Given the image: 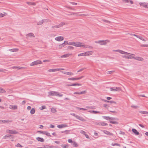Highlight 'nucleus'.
I'll use <instances>...</instances> for the list:
<instances>
[{
    "label": "nucleus",
    "mask_w": 148,
    "mask_h": 148,
    "mask_svg": "<svg viewBox=\"0 0 148 148\" xmlns=\"http://www.w3.org/2000/svg\"><path fill=\"white\" fill-rule=\"evenodd\" d=\"M37 132L40 134H45L48 136H51L50 135V133L46 131H38Z\"/></svg>",
    "instance_id": "nucleus-8"
},
{
    "label": "nucleus",
    "mask_w": 148,
    "mask_h": 148,
    "mask_svg": "<svg viewBox=\"0 0 148 148\" xmlns=\"http://www.w3.org/2000/svg\"><path fill=\"white\" fill-rule=\"evenodd\" d=\"M67 126V125L66 124H62L61 125H57V127L58 128H61L64 127H66Z\"/></svg>",
    "instance_id": "nucleus-22"
},
{
    "label": "nucleus",
    "mask_w": 148,
    "mask_h": 148,
    "mask_svg": "<svg viewBox=\"0 0 148 148\" xmlns=\"http://www.w3.org/2000/svg\"><path fill=\"white\" fill-rule=\"evenodd\" d=\"M7 15V13L5 12L3 13H0V18L3 17Z\"/></svg>",
    "instance_id": "nucleus-23"
},
{
    "label": "nucleus",
    "mask_w": 148,
    "mask_h": 148,
    "mask_svg": "<svg viewBox=\"0 0 148 148\" xmlns=\"http://www.w3.org/2000/svg\"><path fill=\"white\" fill-rule=\"evenodd\" d=\"M43 21L42 20L39 21L38 22H37V25H41L42 24Z\"/></svg>",
    "instance_id": "nucleus-40"
},
{
    "label": "nucleus",
    "mask_w": 148,
    "mask_h": 148,
    "mask_svg": "<svg viewBox=\"0 0 148 148\" xmlns=\"http://www.w3.org/2000/svg\"><path fill=\"white\" fill-rule=\"evenodd\" d=\"M72 55L70 53H67L63 55L62 56H61V58H67L69 57L70 56H71Z\"/></svg>",
    "instance_id": "nucleus-16"
},
{
    "label": "nucleus",
    "mask_w": 148,
    "mask_h": 148,
    "mask_svg": "<svg viewBox=\"0 0 148 148\" xmlns=\"http://www.w3.org/2000/svg\"><path fill=\"white\" fill-rule=\"evenodd\" d=\"M134 58L133 59L139 61H142L144 60L143 58H142L139 56H135V54H134Z\"/></svg>",
    "instance_id": "nucleus-10"
},
{
    "label": "nucleus",
    "mask_w": 148,
    "mask_h": 148,
    "mask_svg": "<svg viewBox=\"0 0 148 148\" xmlns=\"http://www.w3.org/2000/svg\"><path fill=\"white\" fill-rule=\"evenodd\" d=\"M115 88H110V90L111 91H115Z\"/></svg>",
    "instance_id": "nucleus-58"
},
{
    "label": "nucleus",
    "mask_w": 148,
    "mask_h": 148,
    "mask_svg": "<svg viewBox=\"0 0 148 148\" xmlns=\"http://www.w3.org/2000/svg\"><path fill=\"white\" fill-rule=\"evenodd\" d=\"M66 45H72L76 47L90 48V46L85 45L83 43L80 42H68L66 40L65 41L64 43L59 45H58V48L60 49Z\"/></svg>",
    "instance_id": "nucleus-1"
},
{
    "label": "nucleus",
    "mask_w": 148,
    "mask_h": 148,
    "mask_svg": "<svg viewBox=\"0 0 148 148\" xmlns=\"http://www.w3.org/2000/svg\"><path fill=\"white\" fill-rule=\"evenodd\" d=\"M108 103H109L112 104H116V102L115 101H108Z\"/></svg>",
    "instance_id": "nucleus-36"
},
{
    "label": "nucleus",
    "mask_w": 148,
    "mask_h": 148,
    "mask_svg": "<svg viewBox=\"0 0 148 148\" xmlns=\"http://www.w3.org/2000/svg\"><path fill=\"white\" fill-rule=\"evenodd\" d=\"M44 62H50V60H44L43 61Z\"/></svg>",
    "instance_id": "nucleus-56"
},
{
    "label": "nucleus",
    "mask_w": 148,
    "mask_h": 148,
    "mask_svg": "<svg viewBox=\"0 0 148 148\" xmlns=\"http://www.w3.org/2000/svg\"><path fill=\"white\" fill-rule=\"evenodd\" d=\"M86 91L84 90L83 91L81 92H75L74 93V94H78V95H80V94H84L85 93H86Z\"/></svg>",
    "instance_id": "nucleus-20"
},
{
    "label": "nucleus",
    "mask_w": 148,
    "mask_h": 148,
    "mask_svg": "<svg viewBox=\"0 0 148 148\" xmlns=\"http://www.w3.org/2000/svg\"><path fill=\"white\" fill-rule=\"evenodd\" d=\"M6 132L8 133L12 134H15L18 133V132L14 130H8L6 131Z\"/></svg>",
    "instance_id": "nucleus-9"
},
{
    "label": "nucleus",
    "mask_w": 148,
    "mask_h": 148,
    "mask_svg": "<svg viewBox=\"0 0 148 148\" xmlns=\"http://www.w3.org/2000/svg\"><path fill=\"white\" fill-rule=\"evenodd\" d=\"M104 132L105 134L107 135H113V134L112 133H110V132L107 131H104Z\"/></svg>",
    "instance_id": "nucleus-31"
},
{
    "label": "nucleus",
    "mask_w": 148,
    "mask_h": 148,
    "mask_svg": "<svg viewBox=\"0 0 148 148\" xmlns=\"http://www.w3.org/2000/svg\"><path fill=\"white\" fill-rule=\"evenodd\" d=\"M112 99V98L110 97H107V99L108 100H110Z\"/></svg>",
    "instance_id": "nucleus-64"
},
{
    "label": "nucleus",
    "mask_w": 148,
    "mask_h": 148,
    "mask_svg": "<svg viewBox=\"0 0 148 148\" xmlns=\"http://www.w3.org/2000/svg\"><path fill=\"white\" fill-rule=\"evenodd\" d=\"M46 148H52V147L49 146H45Z\"/></svg>",
    "instance_id": "nucleus-63"
},
{
    "label": "nucleus",
    "mask_w": 148,
    "mask_h": 148,
    "mask_svg": "<svg viewBox=\"0 0 148 148\" xmlns=\"http://www.w3.org/2000/svg\"><path fill=\"white\" fill-rule=\"evenodd\" d=\"M110 42V40H100L95 41V42L97 44H99L101 45H106L108 43Z\"/></svg>",
    "instance_id": "nucleus-4"
},
{
    "label": "nucleus",
    "mask_w": 148,
    "mask_h": 148,
    "mask_svg": "<svg viewBox=\"0 0 148 148\" xmlns=\"http://www.w3.org/2000/svg\"><path fill=\"white\" fill-rule=\"evenodd\" d=\"M68 141L69 143H73V141H72V140L70 139H68Z\"/></svg>",
    "instance_id": "nucleus-55"
},
{
    "label": "nucleus",
    "mask_w": 148,
    "mask_h": 148,
    "mask_svg": "<svg viewBox=\"0 0 148 148\" xmlns=\"http://www.w3.org/2000/svg\"><path fill=\"white\" fill-rule=\"evenodd\" d=\"M140 113L141 114H148V112L147 111H141L140 112Z\"/></svg>",
    "instance_id": "nucleus-48"
},
{
    "label": "nucleus",
    "mask_w": 148,
    "mask_h": 148,
    "mask_svg": "<svg viewBox=\"0 0 148 148\" xmlns=\"http://www.w3.org/2000/svg\"><path fill=\"white\" fill-rule=\"evenodd\" d=\"M85 56V52L79 53L78 55V56L79 57L80 56Z\"/></svg>",
    "instance_id": "nucleus-43"
},
{
    "label": "nucleus",
    "mask_w": 148,
    "mask_h": 148,
    "mask_svg": "<svg viewBox=\"0 0 148 148\" xmlns=\"http://www.w3.org/2000/svg\"><path fill=\"white\" fill-rule=\"evenodd\" d=\"M112 118L110 117H105V118L106 120L109 121Z\"/></svg>",
    "instance_id": "nucleus-49"
},
{
    "label": "nucleus",
    "mask_w": 148,
    "mask_h": 148,
    "mask_svg": "<svg viewBox=\"0 0 148 148\" xmlns=\"http://www.w3.org/2000/svg\"><path fill=\"white\" fill-rule=\"evenodd\" d=\"M51 111L53 113H55L56 112V108H52L51 109Z\"/></svg>",
    "instance_id": "nucleus-38"
},
{
    "label": "nucleus",
    "mask_w": 148,
    "mask_h": 148,
    "mask_svg": "<svg viewBox=\"0 0 148 148\" xmlns=\"http://www.w3.org/2000/svg\"><path fill=\"white\" fill-rule=\"evenodd\" d=\"M26 36L27 38L34 37V36L33 34L31 33L27 34L26 35Z\"/></svg>",
    "instance_id": "nucleus-17"
},
{
    "label": "nucleus",
    "mask_w": 148,
    "mask_h": 148,
    "mask_svg": "<svg viewBox=\"0 0 148 148\" xmlns=\"http://www.w3.org/2000/svg\"><path fill=\"white\" fill-rule=\"evenodd\" d=\"M12 136L11 135H6L4 136L3 138H11Z\"/></svg>",
    "instance_id": "nucleus-37"
},
{
    "label": "nucleus",
    "mask_w": 148,
    "mask_h": 148,
    "mask_svg": "<svg viewBox=\"0 0 148 148\" xmlns=\"http://www.w3.org/2000/svg\"><path fill=\"white\" fill-rule=\"evenodd\" d=\"M64 39V37L63 36H58L56 37L55 38V39L56 40L59 41H60L63 40Z\"/></svg>",
    "instance_id": "nucleus-12"
},
{
    "label": "nucleus",
    "mask_w": 148,
    "mask_h": 148,
    "mask_svg": "<svg viewBox=\"0 0 148 148\" xmlns=\"http://www.w3.org/2000/svg\"><path fill=\"white\" fill-rule=\"evenodd\" d=\"M36 139L38 141L41 142H43L44 141V140L42 138H41L40 137H38L36 138Z\"/></svg>",
    "instance_id": "nucleus-30"
},
{
    "label": "nucleus",
    "mask_w": 148,
    "mask_h": 148,
    "mask_svg": "<svg viewBox=\"0 0 148 148\" xmlns=\"http://www.w3.org/2000/svg\"><path fill=\"white\" fill-rule=\"evenodd\" d=\"M85 69V68H83L81 69H80L79 70H78L77 71V72L78 73V72H81V71H83Z\"/></svg>",
    "instance_id": "nucleus-50"
},
{
    "label": "nucleus",
    "mask_w": 148,
    "mask_h": 148,
    "mask_svg": "<svg viewBox=\"0 0 148 148\" xmlns=\"http://www.w3.org/2000/svg\"><path fill=\"white\" fill-rule=\"evenodd\" d=\"M77 14L75 13L72 12L70 14H69V15H76Z\"/></svg>",
    "instance_id": "nucleus-53"
},
{
    "label": "nucleus",
    "mask_w": 148,
    "mask_h": 148,
    "mask_svg": "<svg viewBox=\"0 0 148 148\" xmlns=\"http://www.w3.org/2000/svg\"><path fill=\"white\" fill-rule=\"evenodd\" d=\"M132 131L136 135H138L139 134V133L135 129H132Z\"/></svg>",
    "instance_id": "nucleus-24"
},
{
    "label": "nucleus",
    "mask_w": 148,
    "mask_h": 148,
    "mask_svg": "<svg viewBox=\"0 0 148 148\" xmlns=\"http://www.w3.org/2000/svg\"><path fill=\"white\" fill-rule=\"evenodd\" d=\"M119 134L122 135H124L125 134V133L124 132H123L122 131H120L119 132Z\"/></svg>",
    "instance_id": "nucleus-54"
},
{
    "label": "nucleus",
    "mask_w": 148,
    "mask_h": 148,
    "mask_svg": "<svg viewBox=\"0 0 148 148\" xmlns=\"http://www.w3.org/2000/svg\"><path fill=\"white\" fill-rule=\"evenodd\" d=\"M113 51L118 52L121 54H123L122 56L123 58L127 59H132L134 58V54L125 52L121 50H114Z\"/></svg>",
    "instance_id": "nucleus-2"
},
{
    "label": "nucleus",
    "mask_w": 148,
    "mask_h": 148,
    "mask_svg": "<svg viewBox=\"0 0 148 148\" xmlns=\"http://www.w3.org/2000/svg\"><path fill=\"white\" fill-rule=\"evenodd\" d=\"M131 107L132 108H135V109H136L137 108V106H134V105L132 106Z\"/></svg>",
    "instance_id": "nucleus-51"
},
{
    "label": "nucleus",
    "mask_w": 148,
    "mask_h": 148,
    "mask_svg": "<svg viewBox=\"0 0 148 148\" xmlns=\"http://www.w3.org/2000/svg\"><path fill=\"white\" fill-rule=\"evenodd\" d=\"M29 5H35L36 4L32 2H26Z\"/></svg>",
    "instance_id": "nucleus-33"
},
{
    "label": "nucleus",
    "mask_w": 148,
    "mask_h": 148,
    "mask_svg": "<svg viewBox=\"0 0 148 148\" xmlns=\"http://www.w3.org/2000/svg\"><path fill=\"white\" fill-rule=\"evenodd\" d=\"M84 77V76H82L80 77H78L76 78V77H71L69 78H68V80H76L79 79H81L82 78H83Z\"/></svg>",
    "instance_id": "nucleus-7"
},
{
    "label": "nucleus",
    "mask_w": 148,
    "mask_h": 148,
    "mask_svg": "<svg viewBox=\"0 0 148 148\" xmlns=\"http://www.w3.org/2000/svg\"><path fill=\"white\" fill-rule=\"evenodd\" d=\"M103 107L106 109H108L109 107V106L107 104H104L103 105Z\"/></svg>",
    "instance_id": "nucleus-42"
},
{
    "label": "nucleus",
    "mask_w": 148,
    "mask_h": 148,
    "mask_svg": "<svg viewBox=\"0 0 148 148\" xmlns=\"http://www.w3.org/2000/svg\"><path fill=\"white\" fill-rule=\"evenodd\" d=\"M42 64V61L40 60H38L32 62L30 63V65L31 66H32Z\"/></svg>",
    "instance_id": "nucleus-5"
},
{
    "label": "nucleus",
    "mask_w": 148,
    "mask_h": 148,
    "mask_svg": "<svg viewBox=\"0 0 148 148\" xmlns=\"http://www.w3.org/2000/svg\"><path fill=\"white\" fill-rule=\"evenodd\" d=\"M140 5L144 7H146L147 6V4L145 3H139Z\"/></svg>",
    "instance_id": "nucleus-25"
},
{
    "label": "nucleus",
    "mask_w": 148,
    "mask_h": 148,
    "mask_svg": "<svg viewBox=\"0 0 148 148\" xmlns=\"http://www.w3.org/2000/svg\"><path fill=\"white\" fill-rule=\"evenodd\" d=\"M141 47H148V45L147 44H142L140 45Z\"/></svg>",
    "instance_id": "nucleus-46"
},
{
    "label": "nucleus",
    "mask_w": 148,
    "mask_h": 148,
    "mask_svg": "<svg viewBox=\"0 0 148 148\" xmlns=\"http://www.w3.org/2000/svg\"><path fill=\"white\" fill-rule=\"evenodd\" d=\"M50 128H53L54 127V126L53 125L51 124L50 125Z\"/></svg>",
    "instance_id": "nucleus-62"
},
{
    "label": "nucleus",
    "mask_w": 148,
    "mask_h": 148,
    "mask_svg": "<svg viewBox=\"0 0 148 148\" xmlns=\"http://www.w3.org/2000/svg\"><path fill=\"white\" fill-rule=\"evenodd\" d=\"M16 146L17 147H22V146L20 144L18 143L16 145Z\"/></svg>",
    "instance_id": "nucleus-52"
},
{
    "label": "nucleus",
    "mask_w": 148,
    "mask_h": 148,
    "mask_svg": "<svg viewBox=\"0 0 148 148\" xmlns=\"http://www.w3.org/2000/svg\"><path fill=\"white\" fill-rule=\"evenodd\" d=\"M13 68L17 69H24V67H13Z\"/></svg>",
    "instance_id": "nucleus-39"
},
{
    "label": "nucleus",
    "mask_w": 148,
    "mask_h": 148,
    "mask_svg": "<svg viewBox=\"0 0 148 148\" xmlns=\"http://www.w3.org/2000/svg\"><path fill=\"white\" fill-rule=\"evenodd\" d=\"M5 92V91L4 89L0 88V93H4Z\"/></svg>",
    "instance_id": "nucleus-45"
},
{
    "label": "nucleus",
    "mask_w": 148,
    "mask_h": 148,
    "mask_svg": "<svg viewBox=\"0 0 148 148\" xmlns=\"http://www.w3.org/2000/svg\"><path fill=\"white\" fill-rule=\"evenodd\" d=\"M64 74L68 75L69 76H72L73 75V73L72 72H67L66 71L62 72Z\"/></svg>",
    "instance_id": "nucleus-18"
},
{
    "label": "nucleus",
    "mask_w": 148,
    "mask_h": 148,
    "mask_svg": "<svg viewBox=\"0 0 148 148\" xmlns=\"http://www.w3.org/2000/svg\"><path fill=\"white\" fill-rule=\"evenodd\" d=\"M97 124L99 125H101L103 126L107 125V124L105 122H100V123H98Z\"/></svg>",
    "instance_id": "nucleus-26"
},
{
    "label": "nucleus",
    "mask_w": 148,
    "mask_h": 148,
    "mask_svg": "<svg viewBox=\"0 0 148 148\" xmlns=\"http://www.w3.org/2000/svg\"><path fill=\"white\" fill-rule=\"evenodd\" d=\"M65 86H81L82 85L81 84L78 83H75L73 84H65Z\"/></svg>",
    "instance_id": "nucleus-11"
},
{
    "label": "nucleus",
    "mask_w": 148,
    "mask_h": 148,
    "mask_svg": "<svg viewBox=\"0 0 148 148\" xmlns=\"http://www.w3.org/2000/svg\"><path fill=\"white\" fill-rule=\"evenodd\" d=\"M45 108H46V107L45 106H41V107H40L39 108V109L41 110H42L44 109H45Z\"/></svg>",
    "instance_id": "nucleus-44"
},
{
    "label": "nucleus",
    "mask_w": 148,
    "mask_h": 148,
    "mask_svg": "<svg viewBox=\"0 0 148 148\" xmlns=\"http://www.w3.org/2000/svg\"><path fill=\"white\" fill-rule=\"evenodd\" d=\"M63 25V23H61L58 25L53 26L52 27L53 28H58L61 27Z\"/></svg>",
    "instance_id": "nucleus-15"
},
{
    "label": "nucleus",
    "mask_w": 148,
    "mask_h": 148,
    "mask_svg": "<svg viewBox=\"0 0 148 148\" xmlns=\"http://www.w3.org/2000/svg\"><path fill=\"white\" fill-rule=\"evenodd\" d=\"M9 108L11 109L16 110L17 108V107L16 105H10L9 106Z\"/></svg>",
    "instance_id": "nucleus-21"
},
{
    "label": "nucleus",
    "mask_w": 148,
    "mask_h": 148,
    "mask_svg": "<svg viewBox=\"0 0 148 148\" xmlns=\"http://www.w3.org/2000/svg\"><path fill=\"white\" fill-rule=\"evenodd\" d=\"M138 38L140 39L141 40H142V41H146V39L145 38L140 36H138Z\"/></svg>",
    "instance_id": "nucleus-27"
},
{
    "label": "nucleus",
    "mask_w": 148,
    "mask_h": 148,
    "mask_svg": "<svg viewBox=\"0 0 148 148\" xmlns=\"http://www.w3.org/2000/svg\"><path fill=\"white\" fill-rule=\"evenodd\" d=\"M81 133L84 134H85V132L83 130L81 131Z\"/></svg>",
    "instance_id": "nucleus-59"
},
{
    "label": "nucleus",
    "mask_w": 148,
    "mask_h": 148,
    "mask_svg": "<svg viewBox=\"0 0 148 148\" xmlns=\"http://www.w3.org/2000/svg\"><path fill=\"white\" fill-rule=\"evenodd\" d=\"M111 145H112V146L116 145V146H120V144H118L117 143H112V144Z\"/></svg>",
    "instance_id": "nucleus-47"
},
{
    "label": "nucleus",
    "mask_w": 148,
    "mask_h": 148,
    "mask_svg": "<svg viewBox=\"0 0 148 148\" xmlns=\"http://www.w3.org/2000/svg\"><path fill=\"white\" fill-rule=\"evenodd\" d=\"M31 108V107L30 106H28L27 107V109L28 110H30Z\"/></svg>",
    "instance_id": "nucleus-61"
},
{
    "label": "nucleus",
    "mask_w": 148,
    "mask_h": 148,
    "mask_svg": "<svg viewBox=\"0 0 148 148\" xmlns=\"http://www.w3.org/2000/svg\"><path fill=\"white\" fill-rule=\"evenodd\" d=\"M75 117L78 119H79V120H80L82 121H86V120L84 119L83 117L78 116H76Z\"/></svg>",
    "instance_id": "nucleus-19"
},
{
    "label": "nucleus",
    "mask_w": 148,
    "mask_h": 148,
    "mask_svg": "<svg viewBox=\"0 0 148 148\" xmlns=\"http://www.w3.org/2000/svg\"><path fill=\"white\" fill-rule=\"evenodd\" d=\"M70 3L71 4H72V5H76L77 4V3H75V2H71Z\"/></svg>",
    "instance_id": "nucleus-60"
},
{
    "label": "nucleus",
    "mask_w": 148,
    "mask_h": 148,
    "mask_svg": "<svg viewBox=\"0 0 148 148\" xmlns=\"http://www.w3.org/2000/svg\"><path fill=\"white\" fill-rule=\"evenodd\" d=\"M110 122L111 123H112V124H117L118 123L117 122H116V121H114V119H113L112 118H111L110 120Z\"/></svg>",
    "instance_id": "nucleus-28"
},
{
    "label": "nucleus",
    "mask_w": 148,
    "mask_h": 148,
    "mask_svg": "<svg viewBox=\"0 0 148 148\" xmlns=\"http://www.w3.org/2000/svg\"><path fill=\"white\" fill-rule=\"evenodd\" d=\"M93 52V51H89L85 52V56H89L92 54Z\"/></svg>",
    "instance_id": "nucleus-13"
},
{
    "label": "nucleus",
    "mask_w": 148,
    "mask_h": 148,
    "mask_svg": "<svg viewBox=\"0 0 148 148\" xmlns=\"http://www.w3.org/2000/svg\"><path fill=\"white\" fill-rule=\"evenodd\" d=\"M64 69L62 68L56 69H50L48 70V71L49 72H53L57 71H59L61 70H64Z\"/></svg>",
    "instance_id": "nucleus-6"
},
{
    "label": "nucleus",
    "mask_w": 148,
    "mask_h": 148,
    "mask_svg": "<svg viewBox=\"0 0 148 148\" xmlns=\"http://www.w3.org/2000/svg\"><path fill=\"white\" fill-rule=\"evenodd\" d=\"M115 89V91H119L121 90V88L120 87H116Z\"/></svg>",
    "instance_id": "nucleus-41"
},
{
    "label": "nucleus",
    "mask_w": 148,
    "mask_h": 148,
    "mask_svg": "<svg viewBox=\"0 0 148 148\" xmlns=\"http://www.w3.org/2000/svg\"><path fill=\"white\" fill-rule=\"evenodd\" d=\"M61 146L63 148H66L67 145H62Z\"/></svg>",
    "instance_id": "nucleus-57"
},
{
    "label": "nucleus",
    "mask_w": 148,
    "mask_h": 148,
    "mask_svg": "<svg viewBox=\"0 0 148 148\" xmlns=\"http://www.w3.org/2000/svg\"><path fill=\"white\" fill-rule=\"evenodd\" d=\"M123 2L124 3H130L131 4H133V1L131 0H122Z\"/></svg>",
    "instance_id": "nucleus-14"
},
{
    "label": "nucleus",
    "mask_w": 148,
    "mask_h": 148,
    "mask_svg": "<svg viewBox=\"0 0 148 148\" xmlns=\"http://www.w3.org/2000/svg\"><path fill=\"white\" fill-rule=\"evenodd\" d=\"M48 94L49 96H56L59 97H61L63 96V95L58 92L51 91L48 92Z\"/></svg>",
    "instance_id": "nucleus-3"
},
{
    "label": "nucleus",
    "mask_w": 148,
    "mask_h": 148,
    "mask_svg": "<svg viewBox=\"0 0 148 148\" xmlns=\"http://www.w3.org/2000/svg\"><path fill=\"white\" fill-rule=\"evenodd\" d=\"M72 143L73 146L74 147H77L78 146V144L75 141H73Z\"/></svg>",
    "instance_id": "nucleus-32"
},
{
    "label": "nucleus",
    "mask_w": 148,
    "mask_h": 148,
    "mask_svg": "<svg viewBox=\"0 0 148 148\" xmlns=\"http://www.w3.org/2000/svg\"><path fill=\"white\" fill-rule=\"evenodd\" d=\"M18 49L17 48H15V49H10V51H13V52H17L18 51Z\"/></svg>",
    "instance_id": "nucleus-35"
},
{
    "label": "nucleus",
    "mask_w": 148,
    "mask_h": 148,
    "mask_svg": "<svg viewBox=\"0 0 148 148\" xmlns=\"http://www.w3.org/2000/svg\"><path fill=\"white\" fill-rule=\"evenodd\" d=\"M89 112L91 113H93V114H99L100 113V112L99 111H89Z\"/></svg>",
    "instance_id": "nucleus-29"
},
{
    "label": "nucleus",
    "mask_w": 148,
    "mask_h": 148,
    "mask_svg": "<svg viewBox=\"0 0 148 148\" xmlns=\"http://www.w3.org/2000/svg\"><path fill=\"white\" fill-rule=\"evenodd\" d=\"M35 112V110L34 108H32L30 111V113L32 114H34Z\"/></svg>",
    "instance_id": "nucleus-34"
}]
</instances>
